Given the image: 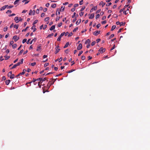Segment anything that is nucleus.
Masks as SVG:
<instances>
[{
    "label": "nucleus",
    "mask_w": 150,
    "mask_h": 150,
    "mask_svg": "<svg viewBox=\"0 0 150 150\" xmlns=\"http://www.w3.org/2000/svg\"><path fill=\"white\" fill-rule=\"evenodd\" d=\"M57 79V78H56V79H50V80L51 79L52 81H50V82H49L48 83V84H49L50 85H52L53 84H54V82L56 81Z\"/></svg>",
    "instance_id": "f257e3e1"
},
{
    "label": "nucleus",
    "mask_w": 150,
    "mask_h": 150,
    "mask_svg": "<svg viewBox=\"0 0 150 150\" xmlns=\"http://www.w3.org/2000/svg\"><path fill=\"white\" fill-rule=\"evenodd\" d=\"M64 34L65 32H63L60 35L59 37L57 38V41H60L61 40V38L64 35Z\"/></svg>",
    "instance_id": "f03ea898"
},
{
    "label": "nucleus",
    "mask_w": 150,
    "mask_h": 150,
    "mask_svg": "<svg viewBox=\"0 0 150 150\" xmlns=\"http://www.w3.org/2000/svg\"><path fill=\"white\" fill-rule=\"evenodd\" d=\"M47 79L46 78H44L43 79L42 78H39L37 79V81H45Z\"/></svg>",
    "instance_id": "7ed1b4c3"
},
{
    "label": "nucleus",
    "mask_w": 150,
    "mask_h": 150,
    "mask_svg": "<svg viewBox=\"0 0 150 150\" xmlns=\"http://www.w3.org/2000/svg\"><path fill=\"white\" fill-rule=\"evenodd\" d=\"M19 38V37H18L16 35H15L13 37V39L14 40L15 42H16L18 40Z\"/></svg>",
    "instance_id": "20e7f679"
},
{
    "label": "nucleus",
    "mask_w": 150,
    "mask_h": 150,
    "mask_svg": "<svg viewBox=\"0 0 150 150\" xmlns=\"http://www.w3.org/2000/svg\"><path fill=\"white\" fill-rule=\"evenodd\" d=\"M105 49L103 48V47H101L99 50V51L100 52V53H103V52H105Z\"/></svg>",
    "instance_id": "39448f33"
},
{
    "label": "nucleus",
    "mask_w": 150,
    "mask_h": 150,
    "mask_svg": "<svg viewBox=\"0 0 150 150\" xmlns=\"http://www.w3.org/2000/svg\"><path fill=\"white\" fill-rule=\"evenodd\" d=\"M100 31H96L93 33V35L96 36L99 34L100 33Z\"/></svg>",
    "instance_id": "423d86ee"
},
{
    "label": "nucleus",
    "mask_w": 150,
    "mask_h": 150,
    "mask_svg": "<svg viewBox=\"0 0 150 150\" xmlns=\"http://www.w3.org/2000/svg\"><path fill=\"white\" fill-rule=\"evenodd\" d=\"M20 64V63H19L18 62L16 64H15L13 67L11 68V69H13L16 68V67L18 66H19Z\"/></svg>",
    "instance_id": "0eeeda50"
},
{
    "label": "nucleus",
    "mask_w": 150,
    "mask_h": 150,
    "mask_svg": "<svg viewBox=\"0 0 150 150\" xmlns=\"http://www.w3.org/2000/svg\"><path fill=\"white\" fill-rule=\"evenodd\" d=\"M82 45L81 44V43H80L79 46H78V47H77V49L78 50H80L81 49H82Z\"/></svg>",
    "instance_id": "6e6552de"
},
{
    "label": "nucleus",
    "mask_w": 150,
    "mask_h": 150,
    "mask_svg": "<svg viewBox=\"0 0 150 150\" xmlns=\"http://www.w3.org/2000/svg\"><path fill=\"white\" fill-rule=\"evenodd\" d=\"M39 45H40L38 47L37 49L36 50L37 51L41 52V45L40 44Z\"/></svg>",
    "instance_id": "1a4fd4ad"
},
{
    "label": "nucleus",
    "mask_w": 150,
    "mask_h": 150,
    "mask_svg": "<svg viewBox=\"0 0 150 150\" xmlns=\"http://www.w3.org/2000/svg\"><path fill=\"white\" fill-rule=\"evenodd\" d=\"M105 4V3L103 2V1H102L100 2L99 4V5L102 6L103 7Z\"/></svg>",
    "instance_id": "9d476101"
},
{
    "label": "nucleus",
    "mask_w": 150,
    "mask_h": 150,
    "mask_svg": "<svg viewBox=\"0 0 150 150\" xmlns=\"http://www.w3.org/2000/svg\"><path fill=\"white\" fill-rule=\"evenodd\" d=\"M60 50V49L57 48V47H56L55 51L54 52L55 54H57V53H58L59 52Z\"/></svg>",
    "instance_id": "9b49d317"
},
{
    "label": "nucleus",
    "mask_w": 150,
    "mask_h": 150,
    "mask_svg": "<svg viewBox=\"0 0 150 150\" xmlns=\"http://www.w3.org/2000/svg\"><path fill=\"white\" fill-rule=\"evenodd\" d=\"M31 29H33V32H35L36 30V28H35V25H33L31 28Z\"/></svg>",
    "instance_id": "f8f14e48"
},
{
    "label": "nucleus",
    "mask_w": 150,
    "mask_h": 150,
    "mask_svg": "<svg viewBox=\"0 0 150 150\" xmlns=\"http://www.w3.org/2000/svg\"><path fill=\"white\" fill-rule=\"evenodd\" d=\"M94 14L93 13H92L89 16V18L90 19H92L94 17Z\"/></svg>",
    "instance_id": "ddd939ff"
},
{
    "label": "nucleus",
    "mask_w": 150,
    "mask_h": 150,
    "mask_svg": "<svg viewBox=\"0 0 150 150\" xmlns=\"http://www.w3.org/2000/svg\"><path fill=\"white\" fill-rule=\"evenodd\" d=\"M10 81H11L9 79L6 80L5 81L6 84L7 85H8L9 84V83H10Z\"/></svg>",
    "instance_id": "4468645a"
},
{
    "label": "nucleus",
    "mask_w": 150,
    "mask_h": 150,
    "mask_svg": "<svg viewBox=\"0 0 150 150\" xmlns=\"http://www.w3.org/2000/svg\"><path fill=\"white\" fill-rule=\"evenodd\" d=\"M14 20L16 22V23H18L19 21V19H18V17H16L15 18Z\"/></svg>",
    "instance_id": "2eb2a0df"
},
{
    "label": "nucleus",
    "mask_w": 150,
    "mask_h": 150,
    "mask_svg": "<svg viewBox=\"0 0 150 150\" xmlns=\"http://www.w3.org/2000/svg\"><path fill=\"white\" fill-rule=\"evenodd\" d=\"M37 38H35L34 39H33L30 42V44H32L33 42V41L34 42H35L36 41Z\"/></svg>",
    "instance_id": "dca6fc26"
},
{
    "label": "nucleus",
    "mask_w": 150,
    "mask_h": 150,
    "mask_svg": "<svg viewBox=\"0 0 150 150\" xmlns=\"http://www.w3.org/2000/svg\"><path fill=\"white\" fill-rule=\"evenodd\" d=\"M55 28V26L54 25H52L50 28V30H54Z\"/></svg>",
    "instance_id": "f3484780"
},
{
    "label": "nucleus",
    "mask_w": 150,
    "mask_h": 150,
    "mask_svg": "<svg viewBox=\"0 0 150 150\" xmlns=\"http://www.w3.org/2000/svg\"><path fill=\"white\" fill-rule=\"evenodd\" d=\"M69 44V42H67L66 43V45H65L64 46V48H65L67 47L68 46Z\"/></svg>",
    "instance_id": "a211bd4d"
},
{
    "label": "nucleus",
    "mask_w": 150,
    "mask_h": 150,
    "mask_svg": "<svg viewBox=\"0 0 150 150\" xmlns=\"http://www.w3.org/2000/svg\"><path fill=\"white\" fill-rule=\"evenodd\" d=\"M81 20L80 19H79V20H78L76 22V24L77 25H79L80 23H81Z\"/></svg>",
    "instance_id": "6ab92c4d"
},
{
    "label": "nucleus",
    "mask_w": 150,
    "mask_h": 150,
    "mask_svg": "<svg viewBox=\"0 0 150 150\" xmlns=\"http://www.w3.org/2000/svg\"><path fill=\"white\" fill-rule=\"evenodd\" d=\"M90 41L89 39H87L86 41L85 42V44H87V43H90Z\"/></svg>",
    "instance_id": "aec40b11"
},
{
    "label": "nucleus",
    "mask_w": 150,
    "mask_h": 150,
    "mask_svg": "<svg viewBox=\"0 0 150 150\" xmlns=\"http://www.w3.org/2000/svg\"><path fill=\"white\" fill-rule=\"evenodd\" d=\"M116 26L115 25H113L112 26V28L111 29V31L113 30L116 28Z\"/></svg>",
    "instance_id": "412c9836"
},
{
    "label": "nucleus",
    "mask_w": 150,
    "mask_h": 150,
    "mask_svg": "<svg viewBox=\"0 0 150 150\" xmlns=\"http://www.w3.org/2000/svg\"><path fill=\"white\" fill-rule=\"evenodd\" d=\"M4 57L6 58L5 60H6L9 59L10 58V57L9 56H7V55H6Z\"/></svg>",
    "instance_id": "4be33fe9"
},
{
    "label": "nucleus",
    "mask_w": 150,
    "mask_h": 150,
    "mask_svg": "<svg viewBox=\"0 0 150 150\" xmlns=\"http://www.w3.org/2000/svg\"><path fill=\"white\" fill-rule=\"evenodd\" d=\"M56 4H52V5H51V7L53 8H55L56 7Z\"/></svg>",
    "instance_id": "5701e85b"
},
{
    "label": "nucleus",
    "mask_w": 150,
    "mask_h": 150,
    "mask_svg": "<svg viewBox=\"0 0 150 150\" xmlns=\"http://www.w3.org/2000/svg\"><path fill=\"white\" fill-rule=\"evenodd\" d=\"M20 1V0H16L15 2L14 3V5L16 4H18L19 1Z\"/></svg>",
    "instance_id": "b1692460"
},
{
    "label": "nucleus",
    "mask_w": 150,
    "mask_h": 150,
    "mask_svg": "<svg viewBox=\"0 0 150 150\" xmlns=\"http://www.w3.org/2000/svg\"><path fill=\"white\" fill-rule=\"evenodd\" d=\"M17 44H15L12 45V47L13 48H16L17 47Z\"/></svg>",
    "instance_id": "393cba45"
},
{
    "label": "nucleus",
    "mask_w": 150,
    "mask_h": 150,
    "mask_svg": "<svg viewBox=\"0 0 150 150\" xmlns=\"http://www.w3.org/2000/svg\"><path fill=\"white\" fill-rule=\"evenodd\" d=\"M12 74V71H10L9 72V73H8V76H10Z\"/></svg>",
    "instance_id": "a878e982"
},
{
    "label": "nucleus",
    "mask_w": 150,
    "mask_h": 150,
    "mask_svg": "<svg viewBox=\"0 0 150 150\" xmlns=\"http://www.w3.org/2000/svg\"><path fill=\"white\" fill-rule=\"evenodd\" d=\"M85 6H83L80 10V11H82L85 9Z\"/></svg>",
    "instance_id": "bb28decb"
},
{
    "label": "nucleus",
    "mask_w": 150,
    "mask_h": 150,
    "mask_svg": "<svg viewBox=\"0 0 150 150\" xmlns=\"http://www.w3.org/2000/svg\"><path fill=\"white\" fill-rule=\"evenodd\" d=\"M38 20H35L33 23V25H35V24H36L38 22Z\"/></svg>",
    "instance_id": "cd10ccee"
},
{
    "label": "nucleus",
    "mask_w": 150,
    "mask_h": 150,
    "mask_svg": "<svg viewBox=\"0 0 150 150\" xmlns=\"http://www.w3.org/2000/svg\"><path fill=\"white\" fill-rule=\"evenodd\" d=\"M120 23V26H121L124 25H125V23H123V22H121Z\"/></svg>",
    "instance_id": "c85d7f7f"
},
{
    "label": "nucleus",
    "mask_w": 150,
    "mask_h": 150,
    "mask_svg": "<svg viewBox=\"0 0 150 150\" xmlns=\"http://www.w3.org/2000/svg\"><path fill=\"white\" fill-rule=\"evenodd\" d=\"M14 76H15L13 74H12L10 76V78L11 79H13L14 78Z\"/></svg>",
    "instance_id": "c756f323"
},
{
    "label": "nucleus",
    "mask_w": 150,
    "mask_h": 150,
    "mask_svg": "<svg viewBox=\"0 0 150 150\" xmlns=\"http://www.w3.org/2000/svg\"><path fill=\"white\" fill-rule=\"evenodd\" d=\"M54 35V34L53 33H52L51 34L47 36V37L50 38L51 36H53Z\"/></svg>",
    "instance_id": "7c9ffc66"
},
{
    "label": "nucleus",
    "mask_w": 150,
    "mask_h": 150,
    "mask_svg": "<svg viewBox=\"0 0 150 150\" xmlns=\"http://www.w3.org/2000/svg\"><path fill=\"white\" fill-rule=\"evenodd\" d=\"M29 28V27L28 26H27L26 27V28L25 29H23L22 30V32H23V31H26V30L28 29Z\"/></svg>",
    "instance_id": "2f4dec72"
},
{
    "label": "nucleus",
    "mask_w": 150,
    "mask_h": 150,
    "mask_svg": "<svg viewBox=\"0 0 150 150\" xmlns=\"http://www.w3.org/2000/svg\"><path fill=\"white\" fill-rule=\"evenodd\" d=\"M75 71L74 69H71L67 72L68 73H70Z\"/></svg>",
    "instance_id": "473e14b6"
},
{
    "label": "nucleus",
    "mask_w": 150,
    "mask_h": 150,
    "mask_svg": "<svg viewBox=\"0 0 150 150\" xmlns=\"http://www.w3.org/2000/svg\"><path fill=\"white\" fill-rule=\"evenodd\" d=\"M6 8V7H5V6H4L1 8V10L2 11L4 10Z\"/></svg>",
    "instance_id": "72a5a7b5"
},
{
    "label": "nucleus",
    "mask_w": 150,
    "mask_h": 150,
    "mask_svg": "<svg viewBox=\"0 0 150 150\" xmlns=\"http://www.w3.org/2000/svg\"><path fill=\"white\" fill-rule=\"evenodd\" d=\"M49 18H49V17H47V18H45V19L44 20H45V21H48V20H49Z\"/></svg>",
    "instance_id": "f704fd0d"
},
{
    "label": "nucleus",
    "mask_w": 150,
    "mask_h": 150,
    "mask_svg": "<svg viewBox=\"0 0 150 150\" xmlns=\"http://www.w3.org/2000/svg\"><path fill=\"white\" fill-rule=\"evenodd\" d=\"M81 58L82 60H84L85 59V57L84 56L82 55L81 56Z\"/></svg>",
    "instance_id": "c9c22d12"
},
{
    "label": "nucleus",
    "mask_w": 150,
    "mask_h": 150,
    "mask_svg": "<svg viewBox=\"0 0 150 150\" xmlns=\"http://www.w3.org/2000/svg\"><path fill=\"white\" fill-rule=\"evenodd\" d=\"M100 16V15L99 14H97L96 16V19H97Z\"/></svg>",
    "instance_id": "e433bc0d"
},
{
    "label": "nucleus",
    "mask_w": 150,
    "mask_h": 150,
    "mask_svg": "<svg viewBox=\"0 0 150 150\" xmlns=\"http://www.w3.org/2000/svg\"><path fill=\"white\" fill-rule=\"evenodd\" d=\"M23 50L20 51L19 53L18 54V55H21V54L23 52Z\"/></svg>",
    "instance_id": "4c0bfd02"
},
{
    "label": "nucleus",
    "mask_w": 150,
    "mask_h": 150,
    "mask_svg": "<svg viewBox=\"0 0 150 150\" xmlns=\"http://www.w3.org/2000/svg\"><path fill=\"white\" fill-rule=\"evenodd\" d=\"M14 28H16V29H18V25H15L14 26Z\"/></svg>",
    "instance_id": "58836bf2"
},
{
    "label": "nucleus",
    "mask_w": 150,
    "mask_h": 150,
    "mask_svg": "<svg viewBox=\"0 0 150 150\" xmlns=\"http://www.w3.org/2000/svg\"><path fill=\"white\" fill-rule=\"evenodd\" d=\"M8 29V27L7 26L5 27L4 28V32L6 31Z\"/></svg>",
    "instance_id": "ea45409f"
},
{
    "label": "nucleus",
    "mask_w": 150,
    "mask_h": 150,
    "mask_svg": "<svg viewBox=\"0 0 150 150\" xmlns=\"http://www.w3.org/2000/svg\"><path fill=\"white\" fill-rule=\"evenodd\" d=\"M36 64V62H33V63H31V65L32 66H34L35 64Z\"/></svg>",
    "instance_id": "a19ab883"
},
{
    "label": "nucleus",
    "mask_w": 150,
    "mask_h": 150,
    "mask_svg": "<svg viewBox=\"0 0 150 150\" xmlns=\"http://www.w3.org/2000/svg\"><path fill=\"white\" fill-rule=\"evenodd\" d=\"M78 29V27H76L74 29L73 31L74 32H75L76 31V30H77Z\"/></svg>",
    "instance_id": "79ce46f5"
},
{
    "label": "nucleus",
    "mask_w": 150,
    "mask_h": 150,
    "mask_svg": "<svg viewBox=\"0 0 150 150\" xmlns=\"http://www.w3.org/2000/svg\"><path fill=\"white\" fill-rule=\"evenodd\" d=\"M115 47V45L114 44L113 45V47L111 48V49L110 50L111 51L113 50Z\"/></svg>",
    "instance_id": "37998d69"
},
{
    "label": "nucleus",
    "mask_w": 150,
    "mask_h": 150,
    "mask_svg": "<svg viewBox=\"0 0 150 150\" xmlns=\"http://www.w3.org/2000/svg\"><path fill=\"white\" fill-rule=\"evenodd\" d=\"M83 52L82 51H80L78 55L79 56H80L83 53Z\"/></svg>",
    "instance_id": "c03bdc74"
},
{
    "label": "nucleus",
    "mask_w": 150,
    "mask_h": 150,
    "mask_svg": "<svg viewBox=\"0 0 150 150\" xmlns=\"http://www.w3.org/2000/svg\"><path fill=\"white\" fill-rule=\"evenodd\" d=\"M27 41V39H24L22 41V43H24L25 42Z\"/></svg>",
    "instance_id": "a18cd8bd"
},
{
    "label": "nucleus",
    "mask_w": 150,
    "mask_h": 150,
    "mask_svg": "<svg viewBox=\"0 0 150 150\" xmlns=\"http://www.w3.org/2000/svg\"><path fill=\"white\" fill-rule=\"evenodd\" d=\"M49 64V63H46L45 64L44 66L45 67H46L47 66H48Z\"/></svg>",
    "instance_id": "49530a36"
},
{
    "label": "nucleus",
    "mask_w": 150,
    "mask_h": 150,
    "mask_svg": "<svg viewBox=\"0 0 150 150\" xmlns=\"http://www.w3.org/2000/svg\"><path fill=\"white\" fill-rule=\"evenodd\" d=\"M100 26V23H99L96 25V26L97 28H99V27Z\"/></svg>",
    "instance_id": "de8ad7c7"
},
{
    "label": "nucleus",
    "mask_w": 150,
    "mask_h": 150,
    "mask_svg": "<svg viewBox=\"0 0 150 150\" xmlns=\"http://www.w3.org/2000/svg\"><path fill=\"white\" fill-rule=\"evenodd\" d=\"M97 6H94L92 8H93V10H96L97 9Z\"/></svg>",
    "instance_id": "09e8293b"
},
{
    "label": "nucleus",
    "mask_w": 150,
    "mask_h": 150,
    "mask_svg": "<svg viewBox=\"0 0 150 150\" xmlns=\"http://www.w3.org/2000/svg\"><path fill=\"white\" fill-rule=\"evenodd\" d=\"M111 4H112V3L110 2V3H109L108 4H106V6H110Z\"/></svg>",
    "instance_id": "8fccbe9b"
},
{
    "label": "nucleus",
    "mask_w": 150,
    "mask_h": 150,
    "mask_svg": "<svg viewBox=\"0 0 150 150\" xmlns=\"http://www.w3.org/2000/svg\"><path fill=\"white\" fill-rule=\"evenodd\" d=\"M62 22H61L58 24V27H60L62 25Z\"/></svg>",
    "instance_id": "3c124183"
},
{
    "label": "nucleus",
    "mask_w": 150,
    "mask_h": 150,
    "mask_svg": "<svg viewBox=\"0 0 150 150\" xmlns=\"http://www.w3.org/2000/svg\"><path fill=\"white\" fill-rule=\"evenodd\" d=\"M95 43H96V42H95V41H93V42H92L91 44V45H92V46H93L94 45H95Z\"/></svg>",
    "instance_id": "603ef678"
},
{
    "label": "nucleus",
    "mask_w": 150,
    "mask_h": 150,
    "mask_svg": "<svg viewBox=\"0 0 150 150\" xmlns=\"http://www.w3.org/2000/svg\"><path fill=\"white\" fill-rule=\"evenodd\" d=\"M114 36V34H112L109 37V39H111Z\"/></svg>",
    "instance_id": "864d4df0"
},
{
    "label": "nucleus",
    "mask_w": 150,
    "mask_h": 150,
    "mask_svg": "<svg viewBox=\"0 0 150 150\" xmlns=\"http://www.w3.org/2000/svg\"><path fill=\"white\" fill-rule=\"evenodd\" d=\"M83 14H84V12H81L80 13L79 15L81 16L83 15Z\"/></svg>",
    "instance_id": "5fc2aeb1"
},
{
    "label": "nucleus",
    "mask_w": 150,
    "mask_h": 150,
    "mask_svg": "<svg viewBox=\"0 0 150 150\" xmlns=\"http://www.w3.org/2000/svg\"><path fill=\"white\" fill-rule=\"evenodd\" d=\"M23 59H21V62H18L20 63V64H22L23 63Z\"/></svg>",
    "instance_id": "6e6d98bb"
},
{
    "label": "nucleus",
    "mask_w": 150,
    "mask_h": 150,
    "mask_svg": "<svg viewBox=\"0 0 150 150\" xmlns=\"http://www.w3.org/2000/svg\"><path fill=\"white\" fill-rule=\"evenodd\" d=\"M45 13H42L41 15V16L42 17H43L45 16Z\"/></svg>",
    "instance_id": "4d7b16f0"
},
{
    "label": "nucleus",
    "mask_w": 150,
    "mask_h": 150,
    "mask_svg": "<svg viewBox=\"0 0 150 150\" xmlns=\"http://www.w3.org/2000/svg\"><path fill=\"white\" fill-rule=\"evenodd\" d=\"M13 7V6H8V8H11Z\"/></svg>",
    "instance_id": "13d9d810"
},
{
    "label": "nucleus",
    "mask_w": 150,
    "mask_h": 150,
    "mask_svg": "<svg viewBox=\"0 0 150 150\" xmlns=\"http://www.w3.org/2000/svg\"><path fill=\"white\" fill-rule=\"evenodd\" d=\"M101 10L100 9L98 10L97 11H96V14L98 13L101 11Z\"/></svg>",
    "instance_id": "bf43d9fd"
},
{
    "label": "nucleus",
    "mask_w": 150,
    "mask_h": 150,
    "mask_svg": "<svg viewBox=\"0 0 150 150\" xmlns=\"http://www.w3.org/2000/svg\"><path fill=\"white\" fill-rule=\"evenodd\" d=\"M64 7H63L62 6L61 8V10H62V11H63L64 10Z\"/></svg>",
    "instance_id": "052dcab7"
},
{
    "label": "nucleus",
    "mask_w": 150,
    "mask_h": 150,
    "mask_svg": "<svg viewBox=\"0 0 150 150\" xmlns=\"http://www.w3.org/2000/svg\"><path fill=\"white\" fill-rule=\"evenodd\" d=\"M83 0H81V1H80L79 2V4L80 5H81L83 4Z\"/></svg>",
    "instance_id": "680f3d73"
},
{
    "label": "nucleus",
    "mask_w": 150,
    "mask_h": 150,
    "mask_svg": "<svg viewBox=\"0 0 150 150\" xmlns=\"http://www.w3.org/2000/svg\"><path fill=\"white\" fill-rule=\"evenodd\" d=\"M69 52V51L68 49L66 50L65 51V53L67 54H68Z\"/></svg>",
    "instance_id": "e2e57ef3"
},
{
    "label": "nucleus",
    "mask_w": 150,
    "mask_h": 150,
    "mask_svg": "<svg viewBox=\"0 0 150 150\" xmlns=\"http://www.w3.org/2000/svg\"><path fill=\"white\" fill-rule=\"evenodd\" d=\"M49 5L50 4L48 3H47L45 5V6L47 7H48L49 6Z\"/></svg>",
    "instance_id": "0e129e2a"
},
{
    "label": "nucleus",
    "mask_w": 150,
    "mask_h": 150,
    "mask_svg": "<svg viewBox=\"0 0 150 150\" xmlns=\"http://www.w3.org/2000/svg\"><path fill=\"white\" fill-rule=\"evenodd\" d=\"M60 17H57L56 18V21H57L59 20V19Z\"/></svg>",
    "instance_id": "69168bd1"
},
{
    "label": "nucleus",
    "mask_w": 150,
    "mask_h": 150,
    "mask_svg": "<svg viewBox=\"0 0 150 150\" xmlns=\"http://www.w3.org/2000/svg\"><path fill=\"white\" fill-rule=\"evenodd\" d=\"M106 23V21H104L102 22V23L103 24H104Z\"/></svg>",
    "instance_id": "338daca9"
},
{
    "label": "nucleus",
    "mask_w": 150,
    "mask_h": 150,
    "mask_svg": "<svg viewBox=\"0 0 150 150\" xmlns=\"http://www.w3.org/2000/svg\"><path fill=\"white\" fill-rule=\"evenodd\" d=\"M75 8H72L71 9V11H72V12H74V11H75Z\"/></svg>",
    "instance_id": "774afa93"
}]
</instances>
